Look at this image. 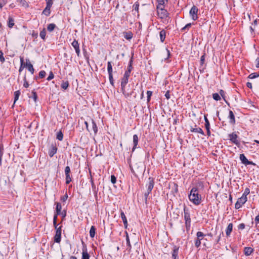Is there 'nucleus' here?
<instances>
[{
	"mask_svg": "<svg viewBox=\"0 0 259 259\" xmlns=\"http://www.w3.org/2000/svg\"><path fill=\"white\" fill-rule=\"evenodd\" d=\"M166 5H156V14L159 19L164 23L168 22L169 14L165 9Z\"/></svg>",
	"mask_w": 259,
	"mask_h": 259,
	"instance_id": "f257e3e1",
	"label": "nucleus"
},
{
	"mask_svg": "<svg viewBox=\"0 0 259 259\" xmlns=\"http://www.w3.org/2000/svg\"><path fill=\"white\" fill-rule=\"evenodd\" d=\"M189 200L194 205H198L202 202V196L198 193V188L197 187H193L188 194Z\"/></svg>",
	"mask_w": 259,
	"mask_h": 259,
	"instance_id": "f03ea898",
	"label": "nucleus"
},
{
	"mask_svg": "<svg viewBox=\"0 0 259 259\" xmlns=\"http://www.w3.org/2000/svg\"><path fill=\"white\" fill-rule=\"evenodd\" d=\"M130 75L131 73H129L125 71L123 76L121 78V91L126 98H128V97H131L133 93V92H131L130 93H126L125 90V87L128 82V78L130 76Z\"/></svg>",
	"mask_w": 259,
	"mask_h": 259,
	"instance_id": "7ed1b4c3",
	"label": "nucleus"
},
{
	"mask_svg": "<svg viewBox=\"0 0 259 259\" xmlns=\"http://www.w3.org/2000/svg\"><path fill=\"white\" fill-rule=\"evenodd\" d=\"M184 220L185 221V226L186 228V230L189 231L191 227V217L189 209L186 207V206H184Z\"/></svg>",
	"mask_w": 259,
	"mask_h": 259,
	"instance_id": "20e7f679",
	"label": "nucleus"
},
{
	"mask_svg": "<svg viewBox=\"0 0 259 259\" xmlns=\"http://www.w3.org/2000/svg\"><path fill=\"white\" fill-rule=\"evenodd\" d=\"M196 237L195 240V246L197 248L200 247L201 241L204 239L206 234H204L202 232L198 231L196 233Z\"/></svg>",
	"mask_w": 259,
	"mask_h": 259,
	"instance_id": "39448f33",
	"label": "nucleus"
},
{
	"mask_svg": "<svg viewBox=\"0 0 259 259\" xmlns=\"http://www.w3.org/2000/svg\"><path fill=\"white\" fill-rule=\"evenodd\" d=\"M107 71L109 74V79L110 84L114 86V79L113 77V70L111 62L109 61L107 63Z\"/></svg>",
	"mask_w": 259,
	"mask_h": 259,
	"instance_id": "423d86ee",
	"label": "nucleus"
},
{
	"mask_svg": "<svg viewBox=\"0 0 259 259\" xmlns=\"http://www.w3.org/2000/svg\"><path fill=\"white\" fill-rule=\"evenodd\" d=\"M229 140L233 144H235L237 146L239 147L240 145V142L238 140V136L235 133H232L228 135Z\"/></svg>",
	"mask_w": 259,
	"mask_h": 259,
	"instance_id": "0eeeda50",
	"label": "nucleus"
},
{
	"mask_svg": "<svg viewBox=\"0 0 259 259\" xmlns=\"http://www.w3.org/2000/svg\"><path fill=\"white\" fill-rule=\"evenodd\" d=\"M198 9L195 6H193L190 10L189 14L192 19L195 21L198 19Z\"/></svg>",
	"mask_w": 259,
	"mask_h": 259,
	"instance_id": "6e6552de",
	"label": "nucleus"
},
{
	"mask_svg": "<svg viewBox=\"0 0 259 259\" xmlns=\"http://www.w3.org/2000/svg\"><path fill=\"white\" fill-rule=\"evenodd\" d=\"M247 201V197H244L243 196H241L239 198L235 204V208L237 209L241 208L242 205L245 204Z\"/></svg>",
	"mask_w": 259,
	"mask_h": 259,
	"instance_id": "1a4fd4ad",
	"label": "nucleus"
},
{
	"mask_svg": "<svg viewBox=\"0 0 259 259\" xmlns=\"http://www.w3.org/2000/svg\"><path fill=\"white\" fill-rule=\"evenodd\" d=\"M61 230L62 226L59 227L58 228L56 229V233L54 236V241L58 243H59L61 240Z\"/></svg>",
	"mask_w": 259,
	"mask_h": 259,
	"instance_id": "9d476101",
	"label": "nucleus"
},
{
	"mask_svg": "<svg viewBox=\"0 0 259 259\" xmlns=\"http://www.w3.org/2000/svg\"><path fill=\"white\" fill-rule=\"evenodd\" d=\"M70 167L68 166H67L65 168V183L66 184H69L71 181H72V178L71 177L70 175Z\"/></svg>",
	"mask_w": 259,
	"mask_h": 259,
	"instance_id": "9b49d317",
	"label": "nucleus"
},
{
	"mask_svg": "<svg viewBox=\"0 0 259 259\" xmlns=\"http://www.w3.org/2000/svg\"><path fill=\"white\" fill-rule=\"evenodd\" d=\"M82 244L83 245V248L81 259H90V256L88 252L87 246L83 241H82Z\"/></svg>",
	"mask_w": 259,
	"mask_h": 259,
	"instance_id": "f8f14e48",
	"label": "nucleus"
},
{
	"mask_svg": "<svg viewBox=\"0 0 259 259\" xmlns=\"http://www.w3.org/2000/svg\"><path fill=\"white\" fill-rule=\"evenodd\" d=\"M71 45L74 49L77 56L79 57L80 55V51L79 48V44L78 41L76 39H74V40L71 42Z\"/></svg>",
	"mask_w": 259,
	"mask_h": 259,
	"instance_id": "ddd939ff",
	"label": "nucleus"
},
{
	"mask_svg": "<svg viewBox=\"0 0 259 259\" xmlns=\"http://www.w3.org/2000/svg\"><path fill=\"white\" fill-rule=\"evenodd\" d=\"M179 247L177 245H174L171 252L172 259H179Z\"/></svg>",
	"mask_w": 259,
	"mask_h": 259,
	"instance_id": "4468645a",
	"label": "nucleus"
},
{
	"mask_svg": "<svg viewBox=\"0 0 259 259\" xmlns=\"http://www.w3.org/2000/svg\"><path fill=\"white\" fill-rule=\"evenodd\" d=\"M154 185V179L152 177H149L148 179V184H147V191L151 192L153 189Z\"/></svg>",
	"mask_w": 259,
	"mask_h": 259,
	"instance_id": "2eb2a0df",
	"label": "nucleus"
},
{
	"mask_svg": "<svg viewBox=\"0 0 259 259\" xmlns=\"http://www.w3.org/2000/svg\"><path fill=\"white\" fill-rule=\"evenodd\" d=\"M25 67H27L28 70L30 72V73L33 74L34 72V69L33 67V65L31 64V63L30 62L29 59H26V64H25Z\"/></svg>",
	"mask_w": 259,
	"mask_h": 259,
	"instance_id": "dca6fc26",
	"label": "nucleus"
},
{
	"mask_svg": "<svg viewBox=\"0 0 259 259\" xmlns=\"http://www.w3.org/2000/svg\"><path fill=\"white\" fill-rule=\"evenodd\" d=\"M240 159L242 163L245 165H249L252 164V162L249 161L245 157L244 154H241L240 155Z\"/></svg>",
	"mask_w": 259,
	"mask_h": 259,
	"instance_id": "f3484780",
	"label": "nucleus"
},
{
	"mask_svg": "<svg viewBox=\"0 0 259 259\" xmlns=\"http://www.w3.org/2000/svg\"><path fill=\"white\" fill-rule=\"evenodd\" d=\"M228 118L229 119V123L231 124L234 125L236 122L235 115L232 110L229 111Z\"/></svg>",
	"mask_w": 259,
	"mask_h": 259,
	"instance_id": "a211bd4d",
	"label": "nucleus"
},
{
	"mask_svg": "<svg viewBox=\"0 0 259 259\" xmlns=\"http://www.w3.org/2000/svg\"><path fill=\"white\" fill-rule=\"evenodd\" d=\"M233 225L232 223H229L225 230L226 235L227 237H229L233 230Z\"/></svg>",
	"mask_w": 259,
	"mask_h": 259,
	"instance_id": "6ab92c4d",
	"label": "nucleus"
},
{
	"mask_svg": "<svg viewBox=\"0 0 259 259\" xmlns=\"http://www.w3.org/2000/svg\"><path fill=\"white\" fill-rule=\"evenodd\" d=\"M190 132L192 133H197L201 134L202 135H204V133L203 130L200 127H197V125H195L194 127H191Z\"/></svg>",
	"mask_w": 259,
	"mask_h": 259,
	"instance_id": "aec40b11",
	"label": "nucleus"
},
{
	"mask_svg": "<svg viewBox=\"0 0 259 259\" xmlns=\"http://www.w3.org/2000/svg\"><path fill=\"white\" fill-rule=\"evenodd\" d=\"M139 142V137L137 135H134L133 136V144L134 146L132 148V152H134L135 149L137 148V145Z\"/></svg>",
	"mask_w": 259,
	"mask_h": 259,
	"instance_id": "412c9836",
	"label": "nucleus"
},
{
	"mask_svg": "<svg viewBox=\"0 0 259 259\" xmlns=\"http://www.w3.org/2000/svg\"><path fill=\"white\" fill-rule=\"evenodd\" d=\"M120 217L123 221L125 228H127L128 225L127 221L124 212L122 210H120Z\"/></svg>",
	"mask_w": 259,
	"mask_h": 259,
	"instance_id": "4be33fe9",
	"label": "nucleus"
},
{
	"mask_svg": "<svg viewBox=\"0 0 259 259\" xmlns=\"http://www.w3.org/2000/svg\"><path fill=\"white\" fill-rule=\"evenodd\" d=\"M166 32L164 29H162L159 32L160 41L163 42L166 38Z\"/></svg>",
	"mask_w": 259,
	"mask_h": 259,
	"instance_id": "5701e85b",
	"label": "nucleus"
},
{
	"mask_svg": "<svg viewBox=\"0 0 259 259\" xmlns=\"http://www.w3.org/2000/svg\"><path fill=\"white\" fill-rule=\"evenodd\" d=\"M123 34L124 37L127 40H131L133 37V34L130 31L123 32Z\"/></svg>",
	"mask_w": 259,
	"mask_h": 259,
	"instance_id": "b1692460",
	"label": "nucleus"
},
{
	"mask_svg": "<svg viewBox=\"0 0 259 259\" xmlns=\"http://www.w3.org/2000/svg\"><path fill=\"white\" fill-rule=\"evenodd\" d=\"M253 251V249L250 247H245L244 248V253L245 255H250Z\"/></svg>",
	"mask_w": 259,
	"mask_h": 259,
	"instance_id": "393cba45",
	"label": "nucleus"
},
{
	"mask_svg": "<svg viewBox=\"0 0 259 259\" xmlns=\"http://www.w3.org/2000/svg\"><path fill=\"white\" fill-rule=\"evenodd\" d=\"M125 234L126 235V245L127 246V249L129 251H130L132 249V245H131V244L130 242V238H129L128 234V233L127 232V231L125 232Z\"/></svg>",
	"mask_w": 259,
	"mask_h": 259,
	"instance_id": "a878e982",
	"label": "nucleus"
},
{
	"mask_svg": "<svg viewBox=\"0 0 259 259\" xmlns=\"http://www.w3.org/2000/svg\"><path fill=\"white\" fill-rule=\"evenodd\" d=\"M55 204L56 205V212L55 213H57V215H60L61 214V209H62V205L61 204L60 202H56Z\"/></svg>",
	"mask_w": 259,
	"mask_h": 259,
	"instance_id": "bb28decb",
	"label": "nucleus"
},
{
	"mask_svg": "<svg viewBox=\"0 0 259 259\" xmlns=\"http://www.w3.org/2000/svg\"><path fill=\"white\" fill-rule=\"evenodd\" d=\"M57 151V148L56 146H53L49 151V155L52 157H53L56 153Z\"/></svg>",
	"mask_w": 259,
	"mask_h": 259,
	"instance_id": "cd10ccee",
	"label": "nucleus"
},
{
	"mask_svg": "<svg viewBox=\"0 0 259 259\" xmlns=\"http://www.w3.org/2000/svg\"><path fill=\"white\" fill-rule=\"evenodd\" d=\"M20 66L19 69V72L20 73L24 69V67H25V64L24 63V60L23 57H20Z\"/></svg>",
	"mask_w": 259,
	"mask_h": 259,
	"instance_id": "c85d7f7f",
	"label": "nucleus"
},
{
	"mask_svg": "<svg viewBox=\"0 0 259 259\" xmlns=\"http://www.w3.org/2000/svg\"><path fill=\"white\" fill-rule=\"evenodd\" d=\"M133 62V57H132L130 60V62H129V63L128 65V67H127V69L125 71V72H127L129 73H131V71L133 68V66H132Z\"/></svg>",
	"mask_w": 259,
	"mask_h": 259,
	"instance_id": "c756f323",
	"label": "nucleus"
},
{
	"mask_svg": "<svg viewBox=\"0 0 259 259\" xmlns=\"http://www.w3.org/2000/svg\"><path fill=\"white\" fill-rule=\"evenodd\" d=\"M14 20L13 18L9 17L8 18V26L11 28L14 26Z\"/></svg>",
	"mask_w": 259,
	"mask_h": 259,
	"instance_id": "7c9ffc66",
	"label": "nucleus"
},
{
	"mask_svg": "<svg viewBox=\"0 0 259 259\" xmlns=\"http://www.w3.org/2000/svg\"><path fill=\"white\" fill-rule=\"evenodd\" d=\"M96 228L95 226H92L91 227L90 230V236L91 238H94L96 234Z\"/></svg>",
	"mask_w": 259,
	"mask_h": 259,
	"instance_id": "2f4dec72",
	"label": "nucleus"
},
{
	"mask_svg": "<svg viewBox=\"0 0 259 259\" xmlns=\"http://www.w3.org/2000/svg\"><path fill=\"white\" fill-rule=\"evenodd\" d=\"M51 7L46 6L45 9L42 11V14L47 16H49L51 13Z\"/></svg>",
	"mask_w": 259,
	"mask_h": 259,
	"instance_id": "473e14b6",
	"label": "nucleus"
},
{
	"mask_svg": "<svg viewBox=\"0 0 259 259\" xmlns=\"http://www.w3.org/2000/svg\"><path fill=\"white\" fill-rule=\"evenodd\" d=\"M92 128L94 132V134H96L98 131V127H97L96 123L93 119H92Z\"/></svg>",
	"mask_w": 259,
	"mask_h": 259,
	"instance_id": "72a5a7b5",
	"label": "nucleus"
},
{
	"mask_svg": "<svg viewBox=\"0 0 259 259\" xmlns=\"http://www.w3.org/2000/svg\"><path fill=\"white\" fill-rule=\"evenodd\" d=\"M56 27V24H55L54 23H51V24H49L48 25L47 30L49 32H51L53 31Z\"/></svg>",
	"mask_w": 259,
	"mask_h": 259,
	"instance_id": "f704fd0d",
	"label": "nucleus"
},
{
	"mask_svg": "<svg viewBox=\"0 0 259 259\" xmlns=\"http://www.w3.org/2000/svg\"><path fill=\"white\" fill-rule=\"evenodd\" d=\"M20 95V91H15L14 92V104L18 100Z\"/></svg>",
	"mask_w": 259,
	"mask_h": 259,
	"instance_id": "c9c22d12",
	"label": "nucleus"
},
{
	"mask_svg": "<svg viewBox=\"0 0 259 259\" xmlns=\"http://www.w3.org/2000/svg\"><path fill=\"white\" fill-rule=\"evenodd\" d=\"M40 37L43 40H45L46 37V30L45 28H44L39 33Z\"/></svg>",
	"mask_w": 259,
	"mask_h": 259,
	"instance_id": "e433bc0d",
	"label": "nucleus"
},
{
	"mask_svg": "<svg viewBox=\"0 0 259 259\" xmlns=\"http://www.w3.org/2000/svg\"><path fill=\"white\" fill-rule=\"evenodd\" d=\"M254 222L255 223V227L256 229L259 231V214L255 217Z\"/></svg>",
	"mask_w": 259,
	"mask_h": 259,
	"instance_id": "4c0bfd02",
	"label": "nucleus"
},
{
	"mask_svg": "<svg viewBox=\"0 0 259 259\" xmlns=\"http://www.w3.org/2000/svg\"><path fill=\"white\" fill-rule=\"evenodd\" d=\"M258 76H259V73H257V72H254V73L250 74L248 77L250 79H254V78L258 77Z\"/></svg>",
	"mask_w": 259,
	"mask_h": 259,
	"instance_id": "58836bf2",
	"label": "nucleus"
},
{
	"mask_svg": "<svg viewBox=\"0 0 259 259\" xmlns=\"http://www.w3.org/2000/svg\"><path fill=\"white\" fill-rule=\"evenodd\" d=\"M57 139L59 141H62V140L63 139V134L62 132L61 131L57 133Z\"/></svg>",
	"mask_w": 259,
	"mask_h": 259,
	"instance_id": "ea45409f",
	"label": "nucleus"
},
{
	"mask_svg": "<svg viewBox=\"0 0 259 259\" xmlns=\"http://www.w3.org/2000/svg\"><path fill=\"white\" fill-rule=\"evenodd\" d=\"M168 0H156L157 5H166Z\"/></svg>",
	"mask_w": 259,
	"mask_h": 259,
	"instance_id": "a19ab883",
	"label": "nucleus"
},
{
	"mask_svg": "<svg viewBox=\"0 0 259 259\" xmlns=\"http://www.w3.org/2000/svg\"><path fill=\"white\" fill-rule=\"evenodd\" d=\"M212 98L215 101H220L221 100V97L218 93H213L212 94Z\"/></svg>",
	"mask_w": 259,
	"mask_h": 259,
	"instance_id": "79ce46f5",
	"label": "nucleus"
},
{
	"mask_svg": "<svg viewBox=\"0 0 259 259\" xmlns=\"http://www.w3.org/2000/svg\"><path fill=\"white\" fill-rule=\"evenodd\" d=\"M68 86L69 82L67 81L63 82L61 85V87L64 90H66L68 88Z\"/></svg>",
	"mask_w": 259,
	"mask_h": 259,
	"instance_id": "37998d69",
	"label": "nucleus"
},
{
	"mask_svg": "<svg viewBox=\"0 0 259 259\" xmlns=\"http://www.w3.org/2000/svg\"><path fill=\"white\" fill-rule=\"evenodd\" d=\"M220 95L222 96V97L223 98L225 102L228 104L229 105V104L228 103V102L226 101L225 99V92L223 90H221L219 92Z\"/></svg>",
	"mask_w": 259,
	"mask_h": 259,
	"instance_id": "c03bdc74",
	"label": "nucleus"
},
{
	"mask_svg": "<svg viewBox=\"0 0 259 259\" xmlns=\"http://www.w3.org/2000/svg\"><path fill=\"white\" fill-rule=\"evenodd\" d=\"M139 6L140 5L138 2H136L133 5L134 10L138 13H139Z\"/></svg>",
	"mask_w": 259,
	"mask_h": 259,
	"instance_id": "a18cd8bd",
	"label": "nucleus"
},
{
	"mask_svg": "<svg viewBox=\"0 0 259 259\" xmlns=\"http://www.w3.org/2000/svg\"><path fill=\"white\" fill-rule=\"evenodd\" d=\"M250 193V189L249 188H246L245 189V190L242 194V196L244 197H247V196Z\"/></svg>",
	"mask_w": 259,
	"mask_h": 259,
	"instance_id": "49530a36",
	"label": "nucleus"
},
{
	"mask_svg": "<svg viewBox=\"0 0 259 259\" xmlns=\"http://www.w3.org/2000/svg\"><path fill=\"white\" fill-rule=\"evenodd\" d=\"M91 183L92 185V188L93 191H95V196H97V192L96 190V186L94 184V182L92 179L91 180Z\"/></svg>",
	"mask_w": 259,
	"mask_h": 259,
	"instance_id": "de8ad7c7",
	"label": "nucleus"
},
{
	"mask_svg": "<svg viewBox=\"0 0 259 259\" xmlns=\"http://www.w3.org/2000/svg\"><path fill=\"white\" fill-rule=\"evenodd\" d=\"M153 92L151 91H148L147 92V102H149L150 101L151 97L152 95Z\"/></svg>",
	"mask_w": 259,
	"mask_h": 259,
	"instance_id": "09e8293b",
	"label": "nucleus"
},
{
	"mask_svg": "<svg viewBox=\"0 0 259 259\" xmlns=\"http://www.w3.org/2000/svg\"><path fill=\"white\" fill-rule=\"evenodd\" d=\"M5 61V59L4 57V54L2 51L0 50V61L3 63Z\"/></svg>",
	"mask_w": 259,
	"mask_h": 259,
	"instance_id": "8fccbe9b",
	"label": "nucleus"
},
{
	"mask_svg": "<svg viewBox=\"0 0 259 259\" xmlns=\"http://www.w3.org/2000/svg\"><path fill=\"white\" fill-rule=\"evenodd\" d=\"M46 75V72L44 70H41L39 72V76L41 78H44L45 77Z\"/></svg>",
	"mask_w": 259,
	"mask_h": 259,
	"instance_id": "3c124183",
	"label": "nucleus"
},
{
	"mask_svg": "<svg viewBox=\"0 0 259 259\" xmlns=\"http://www.w3.org/2000/svg\"><path fill=\"white\" fill-rule=\"evenodd\" d=\"M205 54L204 53V54L203 55L201 56V58H200V65H203L204 63V61H205Z\"/></svg>",
	"mask_w": 259,
	"mask_h": 259,
	"instance_id": "603ef678",
	"label": "nucleus"
},
{
	"mask_svg": "<svg viewBox=\"0 0 259 259\" xmlns=\"http://www.w3.org/2000/svg\"><path fill=\"white\" fill-rule=\"evenodd\" d=\"M68 196V195H67V192L65 193V194L62 196L60 198V200L62 201V202H65L66 201V200L67 199Z\"/></svg>",
	"mask_w": 259,
	"mask_h": 259,
	"instance_id": "864d4df0",
	"label": "nucleus"
},
{
	"mask_svg": "<svg viewBox=\"0 0 259 259\" xmlns=\"http://www.w3.org/2000/svg\"><path fill=\"white\" fill-rule=\"evenodd\" d=\"M32 98H33V99L34 101V102H36V101H37V94L34 91H32Z\"/></svg>",
	"mask_w": 259,
	"mask_h": 259,
	"instance_id": "5fc2aeb1",
	"label": "nucleus"
},
{
	"mask_svg": "<svg viewBox=\"0 0 259 259\" xmlns=\"http://www.w3.org/2000/svg\"><path fill=\"white\" fill-rule=\"evenodd\" d=\"M53 0H46L47 4L46 6L51 8L53 4Z\"/></svg>",
	"mask_w": 259,
	"mask_h": 259,
	"instance_id": "6e6d98bb",
	"label": "nucleus"
},
{
	"mask_svg": "<svg viewBox=\"0 0 259 259\" xmlns=\"http://www.w3.org/2000/svg\"><path fill=\"white\" fill-rule=\"evenodd\" d=\"M54 77V75L52 71H50L49 76L47 77V79L48 81L51 80Z\"/></svg>",
	"mask_w": 259,
	"mask_h": 259,
	"instance_id": "4d7b16f0",
	"label": "nucleus"
},
{
	"mask_svg": "<svg viewBox=\"0 0 259 259\" xmlns=\"http://www.w3.org/2000/svg\"><path fill=\"white\" fill-rule=\"evenodd\" d=\"M7 3V0L0 1V8L2 9Z\"/></svg>",
	"mask_w": 259,
	"mask_h": 259,
	"instance_id": "13d9d810",
	"label": "nucleus"
},
{
	"mask_svg": "<svg viewBox=\"0 0 259 259\" xmlns=\"http://www.w3.org/2000/svg\"><path fill=\"white\" fill-rule=\"evenodd\" d=\"M191 26V23H188L184 27L182 28V31H184L186 29H189Z\"/></svg>",
	"mask_w": 259,
	"mask_h": 259,
	"instance_id": "bf43d9fd",
	"label": "nucleus"
},
{
	"mask_svg": "<svg viewBox=\"0 0 259 259\" xmlns=\"http://www.w3.org/2000/svg\"><path fill=\"white\" fill-rule=\"evenodd\" d=\"M111 182L112 184H114L116 182V178L114 175H111Z\"/></svg>",
	"mask_w": 259,
	"mask_h": 259,
	"instance_id": "052dcab7",
	"label": "nucleus"
},
{
	"mask_svg": "<svg viewBox=\"0 0 259 259\" xmlns=\"http://www.w3.org/2000/svg\"><path fill=\"white\" fill-rule=\"evenodd\" d=\"M29 85V83L26 80V77H24V83H23L24 87H25L26 88H28Z\"/></svg>",
	"mask_w": 259,
	"mask_h": 259,
	"instance_id": "680f3d73",
	"label": "nucleus"
},
{
	"mask_svg": "<svg viewBox=\"0 0 259 259\" xmlns=\"http://www.w3.org/2000/svg\"><path fill=\"white\" fill-rule=\"evenodd\" d=\"M60 215H61L63 221L66 216V211L65 210H64L63 211L61 212V214H60Z\"/></svg>",
	"mask_w": 259,
	"mask_h": 259,
	"instance_id": "e2e57ef3",
	"label": "nucleus"
},
{
	"mask_svg": "<svg viewBox=\"0 0 259 259\" xmlns=\"http://www.w3.org/2000/svg\"><path fill=\"white\" fill-rule=\"evenodd\" d=\"M245 227V225L244 223H241L238 226L239 230H243Z\"/></svg>",
	"mask_w": 259,
	"mask_h": 259,
	"instance_id": "0e129e2a",
	"label": "nucleus"
},
{
	"mask_svg": "<svg viewBox=\"0 0 259 259\" xmlns=\"http://www.w3.org/2000/svg\"><path fill=\"white\" fill-rule=\"evenodd\" d=\"M151 193V192L150 191H147V192H146L144 194V197H145V201L146 202L147 200V198H148V197L149 196V195Z\"/></svg>",
	"mask_w": 259,
	"mask_h": 259,
	"instance_id": "69168bd1",
	"label": "nucleus"
},
{
	"mask_svg": "<svg viewBox=\"0 0 259 259\" xmlns=\"http://www.w3.org/2000/svg\"><path fill=\"white\" fill-rule=\"evenodd\" d=\"M165 97L167 100H168L170 98V94L168 91L166 92L165 94Z\"/></svg>",
	"mask_w": 259,
	"mask_h": 259,
	"instance_id": "338daca9",
	"label": "nucleus"
},
{
	"mask_svg": "<svg viewBox=\"0 0 259 259\" xmlns=\"http://www.w3.org/2000/svg\"><path fill=\"white\" fill-rule=\"evenodd\" d=\"M255 63H256L255 66H256L257 68H258V67H259V58H257L255 60Z\"/></svg>",
	"mask_w": 259,
	"mask_h": 259,
	"instance_id": "774afa93",
	"label": "nucleus"
}]
</instances>
